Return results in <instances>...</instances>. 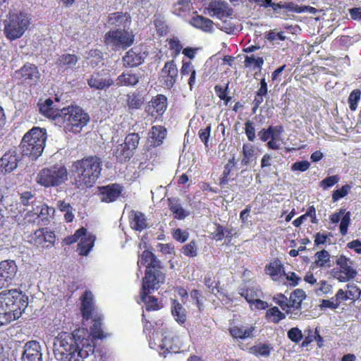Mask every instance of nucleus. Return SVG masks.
I'll return each instance as SVG.
<instances>
[{"instance_id": "50", "label": "nucleus", "mask_w": 361, "mask_h": 361, "mask_svg": "<svg viewBox=\"0 0 361 361\" xmlns=\"http://www.w3.org/2000/svg\"><path fill=\"white\" fill-rule=\"evenodd\" d=\"M182 252L187 257H194L197 255V249L195 240L190 241L182 248Z\"/></svg>"}, {"instance_id": "16", "label": "nucleus", "mask_w": 361, "mask_h": 361, "mask_svg": "<svg viewBox=\"0 0 361 361\" xmlns=\"http://www.w3.org/2000/svg\"><path fill=\"white\" fill-rule=\"evenodd\" d=\"M123 187L117 183L99 188L98 196L102 202L110 203L116 201L121 195Z\"/></svg>"}, {"instance_id": "34", "label": "nucleus", "mask_w": 361, "mask_h": 361, "mask_svg": "<svg viewBox=\"0 0 361 361\" xmlns=\"http://www.w3.org/2000/svg\"><path fill=\"white\" fill-rule=\"evenodd\" d=\"M93 310L92 294L86 291L82 296L81 303V312L83 318L89 319Z\"/></svg>"}, {"instance_id": "45", "label": "nucleus", "mask_w": 361, "mask_h": 361, "mask_svg": "<svg viewBox=\"0 0 361 361\" xmlns=\"http://www.w3.org/2000/svg\"><path fill=\"white\" fill-rule=\"evenodd\" d=\"M154 25L155 26L157 32L159 36H164L167 34L168 26L164 20V18L160 15L154 16Z\"/></svg>"}, {"instance_id": "59", "label": "nucleus", "mask_w": 361, "mask_h": 361, "mask_svg": "<svg viewBox=\"0 0 361 361\" xmlns=\"http://www.w3.org/2000/svg\"><path fill=\"white\" fill-rule=\"evenodd\" d=\"M318 285L319 286L315 289V292L318 295L332 293V286L326 281H321Z\"/></svg>"}, {"instance_id": "46", "label": "nucleus", "mask_w": 361, "mask_h": 361, "mask_svg": "<svg viewBox=\"0 0 361 361\" xmlns=\"http://www.w3.org/2000/svg\"><path fill=\"white\" fill-rule=\"evenodd\" d=\"M140 136L137 133H133L128 134L125 139L124 144L129 147V149L134 153L135 149L137 148L139 140H140Z\"/></svg>"}, {"instance_id": "60", "label": "nucleus", "mask_w": 361, "mask_h": 361, "mask_svg": "<svg viewBox=\"0 0 361 361\" xmlns=\"http://www.w3.org/2000/svg\"><path fill=\"white\" fill-rule=\"evenodd\" d=\"M87 230L85 228H80L75 231L74 235L69 236L65 239V242L67 245H71L77 242L80 238L85 234Z\"/></svg>"}, {"instance_id": "42", "label": "nucleus", "mask_w": 361, "mask_h": 361, "mask_svg": "<svg viewBox=\"0 0 361 361\" xmlns=\"http://www.w3.org/2000/svg\"><path fill=\"white\" fill-rule=\"evenodd\" d=\"M316 261L315 264L319 267H330L331 264V256L328 251L322 250V251L317 252L315 254Z\"/></svg>"}, {"instance_id": "15", "label": "nucleus", "mask_w": 361, "mask_h": 361, "mask_svg": "<svg viewBox=\"0 0 361 361\" xmlns=\"http://www.w3.org/2000/svg\"><path fill=\"white\" fill-rule=\"evenodd\" d=\"M22 155V152H18L16 149H11L6 152L0 159V171L4 173L12 172L17 168Z\"/></svg>"}, {"instance_id": "58", "label": "nucleus", "mask_w": 361, "mask_h": 361, "mask_svg": "<svg viewBox=\"0 0 361 361\" xmlns=\"http://www.w3.org/2000/svg\"><path fill=\"white\" fill-rule=\"evenodd\" d=\"M265 38L269 42H276V40L283 41L286 39L283 32H276L275 30H269L265 35Z\"/></svg>"}, {"instance_id": "9", "label": "nucleus", "mask_w": 361, "mask_h": 361, "mask_svg": "<svg viewBox=\"0 0 361 361\" xmlns=\"http://www.w3.org/2000/svg\"><path fill=\"white\" fill-rule=\"evenodd\" d=\"M134 42V36L127 29L109 30L105 35V42L115 49H126Z\"/></svg>"}, {"instance_id": "48", "label": "nucleus", "mask_w": 361, "mask_h": 361, "mask_svg": "<svg viewBox=\"0 0 361 361\" xmlns=\"http://www.w3.org/2000/svg\"><path fill=\"white\" fill-rule=\"evenodd\" d=\"M361 92L356 89L351 92L348 97L349 108L351 111H355L357 107L358 102L360 99Z\"/></svg>"}, {"instance_id": "43", "label": "nucleus", "mask_w": 361, "mask_h": 361, "mask_svg": "<svg viewBox=\"0 0 361 361\" xmlns=\"http://www.w3.org/2000/svg\"><path fill=\"white\" fill-rule=\"evenodd\" d=\"M85 331L90 336V339L92 340V344L94 346L93 343V338H102L104 337L103 331L102 329V322L100 319H94V323L90 328V334H89L85 329Z\"/></svg>"}, {"instance_id": "40", "label": "nucleus", "mask_w": 361, "mask_h": 361, "mask_svg": "<svg viewBox=\"0 0 361 361\" xmlns=\"http://www.w3.org/2000/svg\"><path fill=\"white\" fill-rule=\"evenodd\" d=\"M150 293L140 292L141 300L145 304V309L147 311L157 310L159 306L157 299L153 296H148Z\"/></svg>"}, {"instance_id": "3", "label": "nucleus", "mask_w": 361, "mask_h": 361, "mask_svg": "<svg viewBox=\"0 0 361 361\" xmlns=\"http://www.w3.org/2000/svg\"><path fill=\"white\" fill-rule=\"evenodd\" d=\"M28 304V298L21 291L12 289L0 293V326L20 318Z\"/></svg>"}, {"instance_id": "28", "label": "nucleus", "mask_w": 361, "mask_h": 361, "mask_svg": "<svg viewBox=\"0 0 361 361\" xmlns=\"http://www.w3.org/2000/svg\"><path fill=\"white\" fill-rule=\"evenodd\" d=\"M130 226L133 229L141 231L148 227L145 215L139 212H132Z\"/></svg>"}, {"instance_id": "2", "label": "nucleus", "mask_w": 361, "mask_h": 361, "mask_svg": "<svg viewBox=\"0 0 361 361\" xmlns=\"http://www.w3.org/2000/svg\"><path fill=\"white\" fill-rule=\"evenodd\" d=\"M102 161L97 156H89L73 163L71 172L75 186L80 190L92 188L100 176Z\"/></svg>"}, {"instance_id": "35", "label": "nucleus", "mask_w": 361, "mask_h": 361, "mask_svg": "<svg viewBox=\"0 0 361 361\" xmlns=\"http://www.w3.org/2000/svg\"><path fill=\"white\" fill-rule=\"evenodd\" d=\"M169 207L174 215V218L178 219H184L189 215V212L185 210L178 200L169 199Z\"/></svg>"}, {"instance_id": "53", "label": "nucleus", "mask_w": 361, "mask_h": 361, "mask_svg": "<svg viewBox=\"0 0 361 361\" xmlns=\"http://www.w3.org/2000/svg\"><path fill=\"white\" fill-rule=\"evenodd\" d=\"M287 335L288 338L295 343L300 342L303 338L302 331L297 327L291 328L288 331Z\"/></svg>"}, {"instance_id": "17", "label": "nucleus", "mask_w": 361, "mask_h": 361, "mask_svg": "<svg viewBox=\"0 0 361 361\" xmlns=\"http://www.w3.org/2000/svg\"><path fill=\"white\" fill-rule=\"evenodd\" d=\"M90 88L97 90H106L114 84V81L107 73H94L87 80Z\"/></svg>"}, {"instance_id": "32", "label": "nucleus", "mask_w": 361, "mask_h": 361, "mask_svg": "<svg viewBox=\"0 0 361 361\" xmlns=\"http://www.w3.org/2000/svg\"><path fill=\"white\" fill-rule=\"evenodd\" d=\"M255 330V328L252 326L250 327H245L243 326H235L233 327H231L229 330L231 335L234 338H239V339H246L249 338H252L253 336V331Z\"/></svg>"}, {"instance_id": "38", "label": "nucleus", "mask_w": 361, "mask_h": 361, "mask_svg": "<svg viewBox=\"0 0 361 361\" xmlns=\"http://www.w3.org/2000/svg\"><path fill=\"white\" fill-rule=\"evenodd\" d=\"M306 295L303 290L296 289L291 294L289 298L290 305L293 308H301L302 300L305 298Z\"/></svg>"}, {"instance_id": "22", "label": "nucleus", "mask_w": 361, "mask_h": 361, "mask_svg": "<svg viewBox=\"0 0 361 361\" xmlns=\"http://www.w3.org/2000/svg\"><path fill=\"white\" fill-rule=\"evenodd\" d=\"M161 73L166 86L169 88L172 87L176 83L178 76V68L175 63L173 61L166 62Z\"/></svg>"}, {"instance_id": "36", "label": "nucleus", "mask_w": 361, "mask_h": 361, "mask_svg": "<svg viewBox=\"0 0 361 361\" xmlns=\"http://www.w3.org/2000/svg\"><path fill=\"white\" fill-rule=\"evenodd\" d=\"M266 273L276 281L284 273L283 264L279 260H275L266 267Z\"/></svg>"}, {"instance_id": "61", "label": "nucleus", "mask_w": 361, "mask_h": 361, "mask_svg": "<svg viewBox=\"0 0 361 361\" xmlns=\"http://www.w3.org/2000/svg\"><path fill=\"white\" fill-rule=\"evenodd\" d=\"M350 221V212H347L344 214V216L341 219V224H340L339 228H340V232L342 235H346Z\"/></svg>"}, {"instance_id": "20", "label": "nucleus", "mask_w": 361, "mask_h": 361, "mask_svg": "<svg viewBox=\"0 0 361 361\" xmlns=\"http://www.w3.org/2000/svg\"><path fill=\"white\" fill-rule=\"evenodd\" d=\"M23 361H43L40 344L31 341L25 343L22 355Z\"/></svg>"}, {"instance_id": "30", "label": "nucleus", "mask_w": 361, "mask_h": 361, "mask_svg": "<svg viewBox=\"0 0 361 361\" xmlns=\"http://www.w3.org/2000/svg\"><path fill=\"white\" fill-rule=\"evenodd\" d=\"M166 135V130L165 128L158 126H153L150 131L149 142L151 145L157 147L160 145Z\"/></svg>"}, {"instance_id": "5", "label": "nucleus", "mask_w": 361, "mask_h": 361, "mask_svg": "<svg viewBox=\"0 0 361 361\" xmlns=\"http://www.w3.org/2000/svg\"><path fill=\"white\" fill-rule=\"evenodd\" d=\"M180 337L172 331L161 329L154 332L149 341V347L159 351V355L166 357L167 353H177L180 348Z\"/></svg>"}, {"instance_id": "52", "label": "nucleus", "mask_w": 361, "mask_h": 361, "mask_svg": "<svg viewBox=\"0 0 361 361\" xmlns=\"http://www.w3.org/2000/svg\"><path fill=\"white\" fill-rule=\"evenodd\" d=\"M340 178L337 175L328 176L319 183V185L323 190L332 187L339 181Z\"/></svg>"}, {"instance_id": "19", "label": "nucleus", "mask_w": 361, "mask_h": 361, "mask_svg": "<svg viewBox=\"0 0 361 361\" xmlns=\"http://www.w3.org/2000/svg\"><path fill=\"white\" fill-rule=\"evenodd\" d=\"M166 108V97L163 94H158L149 102L146 111L152 116L157 118L158 116H161L164 114Z\"/></svg>"}, {"instance_id": "14", "label": "nucleus", "mask_w": 361, "mask_h": 361, "mask_svg": "<svg viewBox=\"0 0 361 361\" xmlns=\"http://www.w3.org/2000/svg\"><path fill=\"white\" fill-rule=\"evenodd\" d=\"M15 78L20 80L22 83L32 85L39 78L37 67L32 63L25 64L20 70L15 72Z\"/></svg>"}, {"instance_id": "31", "label": "nucleus", "mask_w": 361, "mask_h": 361, "mask_svg": "<svg viewBox=\"0 0 361 361\" xmlns=\"http://www.w3.org/2000/svg\"><path fill=\"white\" fill-rule=\"evenodd\" d=\"M190 24L204 32H211L213 29V21L202 16H196L191 18Z\"/></svg>"}, {"instance_id": "11", "label": "nucleus", "mask_w": 361, "mask_h": 361, "mask_svg": "<svg viewBox=\"0 0 361 361\" xmlns=\"http://www.w3.org/2000/svg\"><path fill=\"white\" fill-rule=\"evenodd\" d=\"M165 280V276L161 270L153 271L146 269L145 276L143 279L141 291L151 293L152 290L158 289L160 284Z\"/></svg>"}, {"instance_id": "26", "label": "nucleus", "mask_w": 361, "mask_h": 361, "mask_svg": "<svg viewBox=\"0 0 361 361\" xmlns=\"http://www.w3.org/2000/svg\"><path fill=\"white\" fill-rule=\"evenodd\" d=\"M95 241V236L91 233H85L80 238V241L78 245V250L80 255L87 256L92 249Z\"/></svg>"}, {"instance_id": "24", "label": "nucleus", "mask_w": 361, "mask_h": 361, "mask_svg": "<svg viewBox=\"0 0 361 361\" xmlns=\"http://www.w3.org/2000/svg\"><path fill=\"white\" fill-rule=\"evenodd\" d=\"M53 101L50 98L38 103L39 112L47 118L53 119L58 124L57 116L61 114V109H54Z\"/></svg>"}, {"instance_id": "21", "label": "nucleus", "mask_w": 361, "mask_h": 361, "mask_svg": "<svg viewBox=\"0 0 361 361\" xmlns=\"http://www.w3.org/2000/svg\"><path fill=\"white\" fill-rule=\"evenodd\" d=\"M145 53L140 48L134 47L128 51L123 57V65L126 67H135L144 62Z\"/></svg>"}, {"instance_id": "63", "label": "nucleus", "mask_w": 361, "mask_h": 361, "mask_svg": "<svg viewBox=\"0 0 361 361\" xmlns=\"http://www.w3.org/2000/svg\"><path fill=\"white\" fill-rule=\"evenodd\" d=\"M173 236L177 241L183 243L188 240L189 233L186 231H182L180 228H177L173 232Z\"/></svg>"}, {"instance_id": "10", "label": "nucleus", "mask_w": 361, "mask_h": 361, "mask_svg": "<svg viewBox=\"0 0 361 361\" xmlns=\"http://www.w3.org/2000/svg\"><path fill=\"white\" fill-rule=\"evenodd\" d=\"M338 267L331 270V275L341 282H346L355 278L356 270L352 267V261L344 255H341L336 262Z\"/></svg>"}, {"instance_id": "4", "label": "nucleus", "mask_w": 361, "mask_h": 361, "mask_svg": "<svg viewBox=\"0 0 361 361\" xmlns=\"http://www.w3.org/2000/svg\"><path fill=\"white\" fill-rule=\"evenodd\" d=\"M58 125L63 128L66 133H80L90 121L87 113L79 107L69 106L61 109V114L57 117Z\"/></svg>"}, {"instance_id": "1", "label": "nucleus", "mask_w": 361, "mask_h": 361, "mask_svg": "<svg viewBox=\"0 0 361 361\" xmlns=\"http://www.w3.org/2000/svg\"><path fill=\"white\" fill-rule=\"evenodd\" d=\"M94 351L92 340L84 329L61 332L54 343V353L59 361H83Z\"/></svg>"}, {"instance_id": "37", "label": "nucleus", "mask_w": 361, "mask_h": 361, "mask_svg": "<svg viewBox=\"0 0 361 361\" xmlns=\"http://www.w3.org/2000/svg\"><path fill=\"white\" fill-rule=\"evenodd\" d=\"M255 147L250 144H244L243 146V158L241 161V164L243 166H248L255 160Z\"/></svg>"}, {"instance_id": "56", "label": "nucleus", "mask_w": 361, "mask_h": 361, "mask_svg": "<svg viewBox=\"0 0 361 361\" xmlns=\"http://www.w3.org/2000/svg\"><path fill=\"white\" fill-rule=\"evenodd\" d=\"M216 27L228 34L233 33L235 30V27L233 26V23L227 20H222L221 23H217Z\"/></svg>"}, {"instance_id": "29", "label": "nucleus", "mask_w": 361, "mask_h": 361, "mask_svg": "<svg viewBox=\"0 0 361 361\" xmlns=\"http://www.w3.org/2000/svg\"><path fill=\"white\" fill-rule=\"evenodd\" d=\"M113 154L120 162L126 161L131 158L133 152L123 142L114 145L112 148Z\"/></svg>"}, {"instance_id": "39", "label": "nucleus", "mask_w": 361, "mask_h": 361, "mask_svg": "<svg viewBox=\"0 0 361 361\" xmlns=\"http://www.w3.org/2000/svg\"><path fill=\"white\" fill-rule=\"evenodd\" d=\"M240 295L245 298L248 303L252 305V302L261 296V290L257 286H252L242 290Z\"/></svg>"}, {"instance_id": "55", "label": "nucleus", "mask_w": 361, "mask_h": 361, "mask_svg": "<svg viewBox=\"0 0 361 361\" xmlns=\"http://www.w3.org/2000/svg\"><path fill=\"white\" fill-rule=\"evenodd\" d=\"M37 211L35 212V214H36L38 218L41 217L42 220L47 219V216H49L51 213L53 214L54 212V209L52 207H49L46 204L41 205L39 212H38V206L37 207Z\"/></svg>"}, {"instance_id": "49", "label": "nucleus", "mask_w": 361, "mask_h": 361, "mask_svg": "<svg viewBox=\"0 0 361 361\" xmlns=\"http://www.w3.org/2000/svg\"><path fill=\"white\" fill-rule=\"evenodd\" d=\"M351 188V185L345 184L341 188L334 190L332 194L333 202H336L340 199L346 196L348 194L349 191L350 190Z\"/></svg>"}, {"instance_id": "57", "label": "nucleus", "mask_w": 361, "mask_h": 361, "mask_svg": "<svg viewBox=\"0 0 361 361\" xmlns=\"http://www.w3.org/2000/svg\"><path fill=\"white\" fill-rule=\"evenodd\" d=\"M154 256L155 255L152 252L148 250L143 251L141 257L139 258L137 261L138 267L145 264L149 265L152 259H154Z\"/></svg>"}, {"instance_id": "27", "label": "nucleus", "mask_w": 361, "mask_h": 361, "mask_svg": "<svg viewBox=\"0 0 361 361\" xmlns=\"http://www.w3.org/2000/svg\"><path fill=\"white\" fill-rule=\"evenodd\" d=\"M140 80L139 74L133 73L131 71L123 72L116 80V86H134Z\"/></svg>"}, {"instance_id": "7", "label": "nucleus", "mask_w": 361, "mask_h": 361, "mask_svg": "<svg viewBox=\"0 0 361 361\" xmlns=\"http://www.w3.org/2000/svg\"><path fill=\"white\" fill-rule=\"evenodd\" d=\"M30 15L25 11L10 12L4 21V34L10 40L21 37L30 23Z\"/></svg>"}, {"instance_id": "47", "label": "nucleus", "mask_w": 361, "mask_h": 361, "mask_svg": "<svg viewBox=\"0 0 361 361\" xmlns=\"http://www.w3.org/2000/svg\"><path fill=\"white\" fill-rule=\"evenodd\" d=\"M244 63L246 67H249L253 64L254 68L261 70L264 64V59L262 57H255V55L246 56Z\"/></svg>"}, {"instance_id": "25", "label": "nucleus", "mask_w": 361, "mask_h": 361, "mask_svg": "<svg viewBox=\"0 0 361 361\" xmlns=\"http://www.w3.org/2000/svg\"><path fill=\"white\" fill-rule=\"evenodd\" d=\"M209 13H212V16H215L220 19L231 15L228 4L222 1L210 2L209 4Z\"/></svg>"}, {"instance_id": "54", "label": "nucleus", "mask_w": 361, "mask_h": 361, "mask_svg": "<svg viewBox=\"0 0 361 361\" xmlns=\"http://www.w3.org/2000/svg\"><path fill=\"white\" fill-rule=\"evenodd\" d=\"M245 133L247 137V139L250 142H253L255 140V129L253 122L248 120L245 123Z\"/></svg>"}, {"instance_id": "44", "label": "nucleus", "mask_w": 361, "mask_h": 361, "mask_svg": "<svg viewBox=\"0 0 361 361\" xmlns=\"http://www.w3.org/2000/svg\"><path fill=\"white\" fill-rule=\"evenodd\" d=\"M266 318L271 322L277 324L286 318V314L281 312L277 307H273L267 311Z\"/></svg>"}, {"instance_id": "64", "label": "nucleus", "mask_w": 361, "mask_h": 361, "mask_svg": "<svg viewBox=\"0 0 361 361\" xmlns=\"http://www.w3.org/2000/svg\"><path fill=\"white\" fill-rule=\"evenodd\" d=\"M169 45L175 55L179 54L183 49L180 42L177 38L171 39L169 42Z\"/></svg>"}, {"instance_id": "33", "label": "nucleus", "mask_w": 361, "mask_h": 361, "mask_svg": "<svg viewBox=\"0 0 361 361\" xmlns=\"http://www.w3.org/2000/svg\"><path fill=\"white\" fill-rule=\"evenodd\" d=\"M171 314L179 324H183L187 320V312L183 305L176 300H173Z\"/></svg>"}, {"instance_id": "13", "label": "nucleus", "mask_w": 361, "mask_h": 361, "mask_svg": "<svg viewBox=\"0 0 361 361\" xmlns=\"http://www.w3.org/2000/svg\"><path fill=\"white\" fill-rule=\"evenodd\" d=\"M18 271V267L13 260L0 262V289L12 283Z\"/></svg>"}, {"instance_id": "41", "label": "nucleus", "mask_w": 361, "mask_h": 361, "mask_svg": "<svg viewBox=\"0 0 361 361\" xmlns=\"http://www.w3.org/2000/svg\"><path fill=\"white\" fill-rule=\"evenodd\" d=\"M190 0H178L174 5L173 13L178 16H183L191 9Z\"/></svg>"}, {"instance_id": "12", "label": "nucleus", "mask_w": 361, "mask_h": 361, "mask_svg": "<svg viewBox=\"0 0 361 361\" xmlns=\"http://www.w3.org/2000/svg\"><path fill=\"white\" fill-rule=\"evenodd\" d=\"M56 240L53 231L47 228L37 230L30 237V243L39 248H48L54 245Z\"/></svg>"}, {"instance_id": "62", "label": "nucleus", "mask_w": 361, "mask_h": 361, "mask_svg": "<svg viewBox=\"0 0 361 361\" xmlns=\"http://www.w3.org/2000/svg\"><path fill=\"white\" fill-rule=\"evenodd\" d=\"M310 164L307 161H300L293 163L291 166L293 171H298L300 172L306 171L310 168Z\"/></svg>"}, {"instance_id": "51", "label": "nucleus", "mask_w": 361, "mask_h": 361, "mask_svg": "<svg viewBox=\"0 0 361 361\" xmlns=\"http://www.w3.org/2000/svg\"><path fill=\"white\" fill-rule=\"evenodd\" d=\"M252 350L257 355L268 357L271 353V347L268 344H259L254 346Z\"/></svg>"}, {"instance_id": "18", "label": "nucleus", "mask_w": 361, "mask_h": 361, "mask_svg": "<svg viewBox=\"0 0 361 361\" xmlns=\"http://www.w3.org/2000/svg\"><path fill=\"white\" fill-rule=\"evenodd\" d=\"M130 17L127 13L116 12L111 13L107 21V26L112 30L128 29L130 25Z\"/></svg>"}, {"instance_id": "6", "label": "nucleus", "mask_w": 361, "mask_h": 361, "mask_svg": "<svg viewBox=\"0 0 361 361\" xmlns=\"http://www.w3.org/2000/svg\"><path fill=\"white\" fill-rule=\"evenodd\" d=\"M47 137V132L44 128H32L22 139L20 143L22 154L36 159L44 150Z\"/></svg>"}, {"instance_id": "23", "label": "nucleus", "mask_w": 361, "mask_h": 361, "mask_svg": "<svg viewBox=\"0 0 361 361\" xmlns=\"http://www.w3.org/2000/svg\"><path fill=\"white\" fill-rule=\"evenodd\" d=\"M79 58L75 54H63L58 58L56 65L59 70L62 73L73 70L78 61Z\"/></svg>"}, {"instance_id": "8", "label": "nucleus", "mask_w": 361, "mask_h": 361, "mask_svg": "<svg viewBox=\"0 0 361 361\" xmlns=\"http://www.w3.org/2000/svg\"><path fill=\"white\" fill-rule=\"evenodd\" d=\"M35 180L45 188L59 186L68 180L67 169L63 164L45 167L37 173Z\"/></svg>"}]
</instances>
